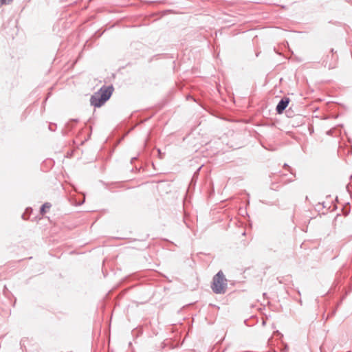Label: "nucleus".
Wrapping results in <instances>:
<instances>
[{
    "instance_id": "5",
    "label": "nucleus",
    "mask_w": 352,
    "mask_h": 352,
    "mask_svg": "<svg viewBox=\"0 0 352 352\" xmlns=\"http://www.w3.org/2000/svg\"><path fill=\"white\" fill-rule=\"evenodd\" d=\"M13 0H0V7L4 4H9Z\"/></svg>"
},
{
    "instance_id": "3",
    "label": "nucleus",
    "mask_w": 352,
    "mask_h": 352,
    "mask_svg": "<svg viewBox=\"0 0 352 352\" xmlns=\"http://www.w3.org/2000/svg\"><path fill=\"white\" fill-rule=\"evenodd\" d=\"M289 102V98H286V97L282 98L276 106V111L278 112V113H282L283 111L287 107Z\"/></svg>"
},
{
    "instance_id": "2",
    "label": "nucleus",
    "mask_w": 352,
    "mask_h": 352,
    "mask_svg": "<svg viewBox=\"0 0 352 352\" xmlns=\"http://www.w3.org/2000/svg\"><path fill=\"white\" fill-rule=\"evenodd\" d=\"M227 287V280L221 271H219L213 278L212 289L216 294H224Z\"/></svg>"
},
{
    "instance_id": "4",
    "label": "nucleus",
    "mask_w": 352,
    "mask_h": 352,
    "mask_svg": "<svg viewBox=\"0 0 352 352\" xmlns=\"http://www.w3.org/2000/svg\"><path fill=\"white\" fill-rule=\"evenodd\" d=\"M51 207V204L50 203H45L42 207L41 208V213L42 214H45L47 210H49Z\"/></svg>"
},
{
    "instance_id": "1",
    "label": "nucleus",
    "mask_w": 352,
    "mask_h": 352,
    "mask_svg": "<svg viewBox=\"0 0 352 352\" xmlns=\"http://www.w3.org/2000/svg\"><path fill=\"white\" fill-rule=\"evenodd\" d=\"M112 90V87H102L98 92L91 96V104L96 107H101L111 97Z\"/></svg>"
}]
</instances>
